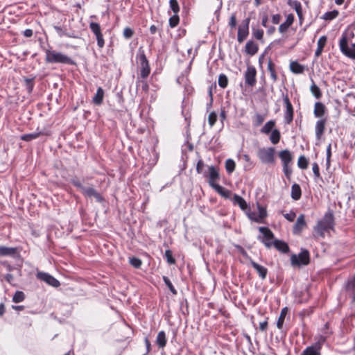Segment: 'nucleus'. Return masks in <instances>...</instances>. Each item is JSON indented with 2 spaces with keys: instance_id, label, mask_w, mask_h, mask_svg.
Instances as JSON below:
<instances>
[{
  "instance_id": "7",
  "label": "nucleus",
  "mask_w": 355,
  "mask_h": 355,
  "mask_svg": "<svg viewBox=\"0 0 355 355\" xmlns=\"http://www.w3.org/2000/svg\"><path fill=\"white\" fill-rule=\"evenodd\" d=\"M139 60L141 64V76L145 78L148 76L150 69L144 51L141 48L139 49Z\"/></svg>"
},
{
  "instance_id": "58",
  "label": "nucleus",
  "mask_w": 355,
  "mask_h": 355,
  "mask_svg": "<svg viewBox=\"0 0 355 355\" xmlns=\"http://www.w3.org/2000/svg\"><path fill=\"white\" fill-rule=\"evenodd\" d=\"M258 210H259V213L257 214L259 216L260 221L261 222V220L263 218H266L267 216L266 210L263 207H262L259 205H258Z\"/></svg>"
},
{
  "instance_id": "20",
  "label": "nucleus",
  "mask_w": 355,
  "mask_h": 355,
  "mask_svg": "<svg viewBox=\"0 0 355 355\" xmlns=\"http://www.w3.org/2000/svg\"><path fill=\"white\" fill-rule=\"evenodd\" d=\"M274 247L282 253H287L289 252V247L288 244L281 240L276 239L272 243Z\"/></svg>"
},
{
  "instance_id": "38",
  "label": "nucleus",
  "mask_w": 355,
  "mask_h": 355,
  "mask_svg": "<svg viewBox=\"0 0 355 355\" xmlns=\"http://www.w3.org/2000/svg\"><path fill=\"white\" fill-rule=\"evenodd\" d=\"M309 165V161L308 159L304 156L301 155L298 158L297 160V166L301 169H306L308 167Z\"/></svg>"
},
{
  "instance_id": "40",
  "label": "nucleus",
  "mask_w": 355,
  "mask_h": 355,
  "mask_svg": "<svg viewBox=\"0 0 355 355\" xmlns=\"http://www.w3.org/2000/svg\"><path fill=\"white\" fill-rule=\"evenodd\" d=\"M228 85V78L226 75L221 73L218 77V85L222 88H225Z\"/></svg>"
},
{
  "instance_id": "23",
  "label": "nucleus",
  "mask_w": 355,
  "mask_h": 355,
  "mask_svg": "<svg viewBox=\"0 0 355 355\" xmlns=\"http://www.w3.org/2000/svg\"><path fill=\"white\" fill-rule=\"evenodd\" d=\"M294 21V17L292 14L288 15L285 22L282 24L279 27V31L282 33H285L288 28L292 25Z\"/></svg>"
},
{
  "instance_id": "4",
  "label": "nucleus",
  "mask_w": 355,
  "mask_h": 355,
  "mask_svg": "<svg viewBox=\"0 0 355 355\" xmlns=\"http://www.w3.org/2000/svg\"><path fill=\"white\" fill-rule=\"evenodd\" d=\"M275 149L273 147L261 148L257 151V156L263 164L275 163Z\"/></svg>"
},
{
  "instance_id": "34",
  "label": "nucleus",
  "mask_w": 355,
  "mask_h": 355,
  "mask_svg": "<svg viewBox=\"0 0 355 355\" xmlns=\"http://www.w3.org/2000/svg\"><path fill=\"white\" fill-rule=\"evenodd\" d=\"M281 138L280 132L277 129H274L270 134V140L272 144H277L279 143Z\"/></svg>"
},
{
  "instance_id": "50",
  "label": "nucleus",
  "mask_w": 355,
  "mask_h": 355,
  "mask_svg": "<svg viewBox=\"0 0 355 355\" xmlns=\"http://www.w3.org/2000/svg\"><path fill=\"white\" fill-rule=\"evenodd\" d=\"M130 263L135 268H139L141 266V261L140 259L137 257L130 258Z\"/></svg>"
},
{
  "instance_id": "56",
  "label": "nucleus",
  "mask_w": 355,
  "mask_h": 355,
  "mask_svg": "<svg viewBox=\"0 0 355 355\" xmlns=\"http://www.w3.org/2000/svg\"><path fill=\"white\" fill-rule=\"evenodd\" d=\"M237 24L236 13H232L230 17L229 26L232 28H234Z\"/></svg>"
},
{
  "instance_id": "21",
  "label": "nucleus",
  "mask_w": 355,
  "mask_h": 355,
  "mask_svg": "<svg viewBox=\"0 0 355 355\" xmlns=\"http://www.w3.org/2000/svg\"><path fill=\"white\" fill-rule=\"evenodd\" d=\"M249 35V28L245 26H239L238 28L237 40L241 44L242 43Z\"/></svg>"
},
{
  "instance_id": "44",
  "label": "nucleus",
  "mask_w": 355,
  "mask_h": 355,
  "mask_svg": "<svg viewBox=\"0 0 355 355\" xmlns=\"http://www.w3.org/2000/svg\"><path fill=\"white\" fill-rule=\"evenodd\" d=\"M96 191L92 187H85L82 191L83 194L89 198L94 197L96 194Z\"/></svg>"
},
{
  "instance_id": "36",
  "label": "nucleus",
  "mask_w": 355,
  "mask_h": 355,
  "mask_svg": "<svg viewBox=\"0 0 355 355\" xmlns=\"http://www.w3.org/2000/svg\"><path fill=\"white\" fill-rule=\"evenodd\" d=\"M310 90L312 94L317 98L320 99L322 96V92L320 88L313 82L310 87Z\"/></svg>"
},
{
  "instance_id": "57",
  "label": "nucleus",
  "mask_w": 355,
  "mask_h": 355,
  "mask_svg": "<svg viewBox=\"0 0 355 355\" xmlns=\"http://www.w3.org/2000/svg\"><path fill=\"white\" fill-rule=\"evenodd\" d=\"M252 34L257 40H261L263 36V31L261 29H253Z\"/></svg>"
},
{
  "instance_id": "63",
  "label": "nucleus",
  "mask_w": 355,
  "mask_h": 355,
  "mask_svg": "<svg viewBox=\"0 0 355 355\" xmlns=\"http://www.w3.org/2000/svg\"><path fill=\"white\" fill-rule=\"evenodd\" d=\"M295 10L297 14L300 16L302 14V5L300 2L296 1L295 3Z\"/></svg>"
},
{
  "instance_id": "13",
  "label": "nucleus",
  "mask_w": 355,
  "mask_h": 355,
  "mask_svg": "<svg viewBox=\"0 0 355 355\" xmlns=\"http://www.w3.org/2000/svg\"><path fill=\"white\" fill-rule=\"evenodd\" d=\"M345 290L347 295L352 299V303L355 304V274L352 279L347 282Z\"/></svg>"
},
{
  "instance_id": "26",
  "label": "nucleus",
  "mask_w": 355,
  "mask_h": 355,
  "mask_svg": "<svg viewBox=\"0 0 355 355\" xmlns=\"http://www.w3.org/2000/svg\"><path fill=\"white\" fill-rule=\"evenodd\" d=\"M325 106L323 103L320 102H317L315 103L314 106V115L315 117H321L324 114L325 112Z\"/></svg>"
},
{
  "instance_id": "39",
  "label": "nucleus",
  "mask_w": 355,
  "mask_h": 355,
  "mask_svg": "<svg viewBox=\"0 0 355 355\" xmlns=\"http://www.w3.org/2000/svg\"><path fill=\"white\" fill-rule=\"evenodd\" d=\"M25 299V295L22 291H17L12 297V301L15 303H19Z\"/></svg>"
},
{
  "instance_id": "49",
  "label": "nucleus",
  "mask_w": 355,
  "mask_h": 355,
  "mask_svg": "<svg viewBox=\"0 0 355 355\" xmlns=\"http://www.w3.org/2000/svg\"><path fill=\"white\" fill-rule=\"evenodd\" d=\"M164 257L169 264H174L175 263V259L173 258L172 252L170 250L165 251Z\"/></svg>"
},
{
  "instance_id": "41",
  "label": "nucleus",
  "mask_w": 355,
  "mask_h": 355,
  "mask_svg": "<svg viewBox=\"0 0 355 355\" xmlns=\"http://www.w3.org/2000/svg\"><path fill=\"white\" fill-rule=\"evenodd\" d=\"M235 162L231 159H228L225 162V168L228 173H232L235 169Z\"/></svg>"
},
{
  "instance_id": "17",
  "label": "nucleus",
  "mask_w": 355,
  "mask_h": 355,
  "mask_svg": "<svg viewBox=\"0 0 355 355\" xmlns=\"http://www.w3.org/2000/svg\"><path fill=\"white\" fill-rule=\"evenodd\" d=\"M17 253V249L12 247L0 245V257H15Z\"/></svg>"
},
{
  "instance_id": "61",
  "label": "nucleus",
  "mask_w": 355,
  "mask_h": 355,
  "mask_svg": "<svg viewBox=\"0 0 355 355\" xmlns=\"http://www.w3.org/2000/svg\"><path fill=\"white\" fill-rule=\"evenodd\" d=\"M284 216L286 219H287L288 221H293L295 216H296V214L294 211H291L290 213H287V214H284Z\"/></svg>"
},
{
  "instance_id": "37",
  "label": "nucleus",
  "mask_w": 355,
  "mask_h": 355,
  "mask_svg": "<svg viewBox=\"0 0 355 355\" xmlns=\"http://www.w3.org/2000/svg\"><path fill=\"white\" fill-rule=\"evenodd\" d=\"M338 14L339 12L338 10H334L332 11L325 12L322 18L324 20H332L336 18L338 16Z\"/></svg>"
},
{
  "instance_id": "59",
  "label": "nucleus",
  "mask_w": 355,
  "mask_h": 355,
  "mask_svg": "<svg viewBox=\"0 0 355 355\" xmlns=\"http://www.w3.org/2000/svg\"><path fill=\"white\" fill-rule=\"evenodd\" d=\"M96 40H97V44H98V47L99 48H103L104 46V44H105V42H104L103 34L100 33V35H96Z\"/></svg>"
},
{
  "instance_id": "64",
  "label": "nucleus",
  "mask_w": 355,
  "mask_h": 355,
  "mask_svg": "<svg viewBox=\"0 0 355 355\" xmlns=\"http://www.w3.org/2000/svg\"><path fill=\"white\" fill-rule=\"evenodd\" d=\"M281 16L279 14L274 15L272 17V21L275 24H278L280 21Z\"/></svg>"
},
{
  "instance_id": "30",
  "label": "nucleus",
  "mask_w": 355,
  "mask_h": 355,
  "mask_svg": "<svg viewBox=\"0 0 355 355\" xmlns=\"http://www.w3.org/2000/svg\"><path fill=\"white\" fill-rule=\"evenodd\" d=\"M156 343L159 348H164L166 345V334L164 331L158 333L156 338Z\"/></svg>"
},
{
  "instance_id": "32",
  "label": "nucleus",
  "mask_w": 355,
  "mask_h": 355,
  "mask_svg": "<svg viewBox=\"0 0 355 355\" xmlns=\"http://www.w3.org/2000/svg\"><path fill=\"white\" fill-rule=\"evenodd\" d=\"M44 135V133H43V132H41V131L35 132H32L30 134H25L21 137V139L26 141H30L33 139H37L40 135Z\"/></svg>"
},
{
  "instance_id": "19",
  "label": "nucleus",
  "mask_w": 355,
  "mask_h": 355,
  "mask_svg": "<svg viewBox=\"0 0 355 355\" xmlns=\"http://www.w3.org/2000/svg\"><path fill=\"white\" fill-rule=\"evenodd\" d=\"M326 119H320L316 122L315 124V136L318 139H320L324 133L325 129Z\"/></svg>"
},
{
  "instance_id": "53",
  "label": "nucleus",
  "mask_w": 355,
  "mask_h": 355,
  "mask_svg": "<svg viewBox=\"0 0 355 355\" xmlns=\"http://www.w3.org/2000/svg\"><path fill=\"white\" fill-rule=\"evenodd\" d=\"M312 170H313V172L314 175H315V180L318 179V178L321 179V176H320V169H319V166H318V164L316 162H314L312 164Z\"/></svg>"
},
{
  "instance_id": "16",
  "label": "nucleus",
  "mask_w": 355,
  "mask_h": 355,
  "mask_svg": "<svg viewBox=\"0 0 355 355\" xmlns=\"http://www.w3.org/2000/svg\"><path fill=\"white\" fill-rule=\"evenodd\" d=\"M321 345L316 343L311 346L307 347L301 355H320Z\"/></svg>"
},
{
  "instance_id": "27",
  "label": "nucleus",
  "mask_w": 355,
  "mask_h": 355,
  "mask_svg": "<svg viewBox=\"0 0 355 355\" xmlns=\"http://www.w3.org/2000/svg\"><path fill=\"white\" fill-rule=\"evenodd\" d=\"M215 191L218 193L221 196H223L225 198H230V196L232 195V193L230 190L223 187L222 186L217 184L214 185V188Z\"/></svg>"
},
{
  "instance_id": "11",
  "label": "nucleus",
  "mask_w": 355,
  "mask_h": 355,
  "mask_svg": "<svg viewBox=\"0 0 355 355\" xmlns=\"http://www.w3.org/2000/svg\"><path fill=\"white\" fill-rule=\"evenodd\" d=\"M208 173H207V175L205 177H209V185L214 188V185H217L216 184V181H217L219 178V173L218 170L214 166H207Z\"/></svg>"
},
{
  "instance_id": "15",
  "label": "nucleus",
  "mask_w": 355,
  "mask_h": 355,
  "mask_svg": "<svg viewBox=\"0 0 355 355\" xmlns=\"http://www.w3.org/2000/svg\"><path fill=\"white\" fill-rule=\"evenodd\" d=\"M250 264L252 265L253 268L257 271V272L258 273L259 276L262 279H265L266 278V276H267L268 269L266 267H264V266H263L261 265H259V263H256L255 261H254L250 258Z\"/></svg>"
},
{
  "instance_id": "10",
  "label": "nucleus",
  "mask_w": 355,
  "mask_h": 355,
  "mask_svg": "<svg viewBox=\"0 0 355 355\" xmlns=\"http://www.w3.org/2000/svg\"><path fill=\"white\" fill-rule=\"evenodd\" d=\"M37 277L55 288L60 285V282L49 273L40 272L37 273Z\"/></svg>"
},
{
  "instance_id": "51",
  "label": "nucleus",
  "mask_w": 355,
  "mask_h": 355,
  "mask_svg": "<svg viewBox=\"0 0 355 355\" xmlns=\"http://www.w3.org/2000/svg\"><path fill=\"white\" fill-rule=\"evenodd\" d=\"M71 183L74 186L76 187V188H78L81 192L84 189V188L85 187H84L82 183L80 182V181L77 178H72L71 180Z\"/></svg>"
},
{
  "instance_id": "3",
  "label": "nucleus",
  "mask_w": 355,
  "mask_h": 355,
  "mask_svg": "<svg viewBox=\"0 0 355 355\" xmlns=\"http://www.w3.org/2000/svg\"><path fill=\"white\" fill-rule=\"evenodd\" d=\"M279 157L282 162L284 173L286 178L289 180L293 173L291 164L293 157L291 153L287 149L280 151L279 153Z\"/></svg>"
},
{
  "instance_id": "18",
  "label": "nucleus",
  "mask_w": 355,
  "mask_h": 355,
  "mask_svg": "<svg viewBox=\"0 0 355 355\" xmlns=\"http://www.w3.org/2000/svg\"><path fill=\"white\" fill-rule=\"evenodd\" d=\"M258 45L254 41L249 40L247 42L245 46V51L247 54L254 55L258 52Z\"/></svg>"
},
{
  "instance_id": "14",
  "label": "nucleus",
  "mask_w": 355,
  "mask_h": 355,
  "mask_svg": "<svg viewBox=\"0 0 355 355\" xmlns=\"http://www.w3.org/2000/svg\"><path fill=\"white\" fill-rule=\"evenodd\" d=\"M306 226V223L304 219V216L301 214L298 216L293 229L294 234H298L301 233L302 230Z\"/></svg>"
},
{
  "instance_id": "2",
  "label": "nucleus",
  "mask_w": 355,
  "mask_h": 355,
  "mask_svg": "<svg viewBox=\"0 0 355 355\" xmlns=\"http://www.w3.org/2000/svg\"><path fill=\"white\" fill-rule=\"evenodd\" d=\"M46 62L49 63H61L73 65L75 62L69 56L55 51H51L46 49Z\"/></svg>"
},
{
  "instance_id": "8",
  "label": "nucleus",
  "mask_w": 355,
  "mask_h": 355,
  "mask_svg": "<svg viewBox=\"0 0 355 355\" xmlns=\"http://www.w3.org/2000/svg\"><path fill=\"white\" fill-rule=\"evenodd\" d=\"M284 103L286 106V111L284 113V121L286 124H290L293 120V107L289 100L288 95L284 96Z\"/></svg>"
},
{
  "instance_id": "48",
  "label": "nucleus",
  "mask_w": 355,
  "mask_h": 355,
  "mask_svg": "<svg viewBox=\"0 0 355 355\" xmlns=\"http://www.w3.org/2000/svg\"><path fill=\"white\" fill-rule=\"evenodd\" d=\"M180 21V18L178 14H174L173 16L171 17L169 19V26L171 28L175 27Z\"/></svg>"
},
{
  "instance_id": "1",
  "label": "nucleus",
  "mask_w": 355,
  "mask_h": 355,
  "mask_svg": "<svg viewBox=\"0 0 355 355\" xmlns=\"http://www.w3.org/2000/svg\"><path fill=\"white\" fill-rule=\"evenodd\" d=\"M334 226V216L333 211L329 209L322 217V218L313 227V235L315 238H324L325 234L329 233L333 230Z\"/></svg>"
},
{
  "instance_id": "25",
  "label": "nucleus",
  "mask_w": 355,
  "mask_h": 355,
  "mask_svg": "<svg viewBox=\"0 0 355 355\" xmlns=\"http://www.w3.org/2000/svg\"><path fill=\"white\" fill-rule=\"evenodd\" d=\"M232 202L234 205H237L242 210H245L248 208V205L246 201L240 196L237 194H234Z\"/></svg>"
},
{
  "instance_id": "6",
  "label": "nucleus",
  "mask_w": 355,
  "mask_h": 355,
  "mask_svg": "<svg viewBox=\"0 0 355 355\" xmlns=\"http://www.w3.org/2000/svg\"><path fill=\"white\" fill-rule=\"evenodd\" d=\"M309 262L310 255L307 250H302L298 255L292 254L291 257V263L293 266H306L308 265Z\"/></svg>"
},
{
  "instance_id": "33",
  "label": "nucleus",
  "mask_w": 355,
  "mask_h": 355,
  "mask_svg": "<svg viewBox=\"0 0 355 355\" xmlns=\"http://www.w3.org/2000/svg\"><path fill=\"white\" fill-rule=\"evenodd\" d=\"M288 313V309L286 307H284L282 309L280 315L279 316L277 322V327L278 329H281L283 327L284 322L285 320V317Z\"/></svg>"
},
{
  "instance_id": "9",
  "label": "nucleus",
  "mask_w": 355,
  "mask_h": 355,
  "mask_svg": "<svg viewBox=\"0 0 355 355\" xmlns=\"http://www.w3.org/2000/svg\"><path fill=\"white\" fill-rule=\"evenodd\" d=\"M257 71L253 66H248L247 70L245 72V82L248 86L253 87L255 85Z\"/></svg>"
},
{
  "instance_id": "5",
  "label": "nucleus",
  "mask_w": 355,
  "mask_h": 355,
  "mask_svg": "<svg viewBox=\"0 0 355 355\" xmlns=\"http://www.w3.org/2000/svg\"><path fill=\"white\" fill-rule=\"evenodd\" d=\"M348 40L345 33L342 35L339 42L340 51L347 57L355 60V42L352 44V49L348 47Z\"/></svg>"
},
{
  "instance_id": "54",
  "label": "nucleus",
  "mask_w": 355,
  "mask_h": 355,
  "mask_svg": "<svg viewBox=\"0 0 355 355\" xmlns=\"http://www.w3.org/2000/svg\"><path fill=\"white\" fill-rule=\"evenodd\" d=\"M134 31L132 28L126 27L123 30V35L125 39H130L133 36Z\"/></svg>"
},
{
  "instance_id": "47",
  "label": "nucleus",
  "mask_w": 355,
  "mask_h": 355,
  "mask_svg": "<svg viewBox=\"0 0 355 355\" xmlns=\"http://www.w3.org/2000/svg\"><path fill=\"white\" fill-rule=\"evenodd\" d=\"M170 8L174 14H178L180 11V6L177 0L169 1Z\"/></svg>"
},
{
  "instance_id": "24",
  "label": "nucleus",
  "mask_w": 355,
  "mask_h": 355,
  "mask_svg": "<svg viewBox=\"0 0 355 355\" xmlns=\"http://www.w3.org/2000/svg\"><path fill=\"white\" fill-rule=\"evenodd\" d=\"M103 98L104 90L100 87L97 89L96 93L92 98V102L96 105H100L103 103Z\"/></svg>"
},
{
  "instance_id": "46",
  "label": "nucleus",
  "mask_w": 355,
  "mask_h": 355,
  "mask_svg": "<svg viewBox=\"0 0 355 355\" xmlns=\"http://www.w3.org/2000/svg\"><path fill=\"white\" fill-rule=\"evenodd\" d=\"M163 280L165 283V284L166 285V286L168 288V289L171 291V292L173 294V295H176L177 294V291L176 289L174 288V286H173L171 280L166 276H164L163 277Z\"/></svg>"
},
{
  "instance_id": "62",
  "label": "nucleus",
  "mask_w": 355,
  "mask_h": 355,
  "mask_svg": "<svg viewBox=\"0 0 355 355\" xmlns=\"http://www.w3.org/2000/svg\"><path fill=\"white\" fill-rule=\"evenodd\" d=\"M54 28L55 30L56 31V32L58 33V34L62 37L63 35H67L68 37H71V35H69V34H67L65 31H64L60 26H54Z\"/></svg>"
},
{
  "instance_id": "42",
  "label": "nucleus",
  "mask_w": 355,
  "mask_h": 355,
  "mask_svg": "<svg viewBox=\"0 0 355 355\" xmlns=\"http://www.w3.org/2000/svg\"><path fill=\"white\" fill-rule=\"evenodd\" d=\"M265 116L261 114H256L253 119V124L254 126H259L264 121Z\"/></svg>"
},
{
  "instance_id": "29",
  "label": "nucleus",
  "mask_w": 355,
  "mask_h": 355,
  "mask_svg": "<svg viewBox=\"0 0 355 355\" xmlns=\"http://www.w3.org/2000/svg\"><path fill=\"white\" fill-rule=\"evenodd\" d=\"M290 69L291 71L296 74L302 73L304 71V67L297 62H291L290 64Z\"/></svg>"
},
{
  "instance_id": "12",
  "label": "nucleus",
  "mask_w": 355,
  "mask_h": 355,
  "mask_svg": "<svg viewBox=\"0 0 355 355\" xmlns=\"http://www.w3.org/2000/svg\"><path fill=\"white\" fill-rule=\"evenodd\" d=\"M259 230L261 234H263L264 236V239L262 240V242L267 248H270L272 243L269 242L268 241H270L274 238L272 232L269 228L266 227H259Z\"/></svg>"
},
{
  "instance_id": "45",
  "label": "nucleus",
  "mask_w": 355,
  "mask_h": 355,
  "mask_svg": "<svg viewBox=\"0 0 355 355\" xmlns=\"http://www.w3.org/2000/svg\"><path fill=\"white\" fill-rule=\"evenodd\" d=\"M205 166H206L202 159L198 160L196 166L197 173L199 174H203L204 175H207V172L204 171Z\"/></svg>"
},
{
  "instance_id": "22",
  "label": "nucleus",
  "mask_w": 355,
  "mask_h": 355,
  "mask_svg": "<svg viewBox=\"0 0 355 355\" xmlns=\"http://www.w3.org/2000/svg\"><path fill=\"white\" fill-rule=\"evenodd\" d=\"M327 37L323 35L322 37H320L318 41V43H317V49L315 51V56L316 58L319 57L322 51H323V49L326 44V42H327Z\"/></svg>"
},
{
  "instance_id": "60",
  "label": "nucleus",
  "mask_w": 355,
  "mask_h": 355,
  "mask_svg": "<svg viewBox=\"0 0 355 355\" xmlns=\"http://www.w3.org/2000/svg\"><path fill=\"white\" fill-rule=\"evenodd\" d=\"M26 85L29 92H32L34 84L33 78H25Z\"/></svg>"
},
{
  "instance_id": "28",
  "label": "nucleus",
  "mask_w": 355,
  "mask_h": 355,
  "mask_svg": "<svg viewBox=\"0 0 355 355\" xmlns=\"http://www.w3.org/2000/svg\"><path fill=\"white\" fill-rule=\"evenodd\" d=\"M302 191L299 184H293L291 187V198L297 200L301 198Z\"/></svg>"
},
{
  "instance_id": "43",
  "label": "nucleus",
  "mask_w": 355,
  "mask_h": 355,
  "mask_svg": "<svg viewBox=\"0 0 355 355\" xmlns=\"http://www.w3.org/2000/svg\"><path fill=\"white\" fill-rule=\"evenodd\" d=\"M89 28L93 33L96 35H100L101 33V26L98 23L92 22L89 24Z\"/></svg>"
},
{
  "instance_id": "52",
  "label": "nucleus",
  "mask_w": 355,
  "mask_h": 355,
  "mask_svg": "<svg viewBox=\"0 0 355 355\" xmlns=\"http://www.w3.org/2000/svg\"><path fill=\"white\" fill-rule=\"evenodd\" d=\"M247 215L251 220L257 222V223H261L259 216L256 212L248 211Z\"/></svg>"
},
{
  "instance_id": "35",
  "label": "nucleus",
  "mask_w": 355,
  "mask_h": 355,
  "mask_svg": "<svg viewBox=\"0 0 355 355\" xmlns=\"http://www.w3.org/2000/svg\"><path fill=\"white\" fill-rule=\"evenodd\" d=\"M268 70L270 72V78H272V80L274 82L277 81V76L276 74L275 64L270 60L268 62Z\"/></svg>"
},
{
  "instance_id": "55",
  "label": "nucleus",
  "mask_w": 355,
  "mask_h": 355,
  "mask_svg": "<svg viewBox=\"0 0 355 355\" xmlns=\"http://www.w3.org/2000/svg\"><path fill=\"white\" fill-rule=\"evenodd\" d=\"M217 114L214 112H212L209 114L208 123L210 125V126H213L215 124Z\"/></svg>"
},
{
  "instance_id": "31",
  "label": "nucleus",
  "mask_w": 355,
  "mask_h": 355,
  "mask_svg": "<svg viewBox=\"0 0 355 355\" xmlns=\"http://www.w3.org/2000/svg\"><path fill=\"white\" fill-rule=\"evenodd\" d=\"M275 126V121L273 120H270L268 121L260 130L261 133L268 135L274 129L273 128Z\"/></svg>"
}]
</instances>
